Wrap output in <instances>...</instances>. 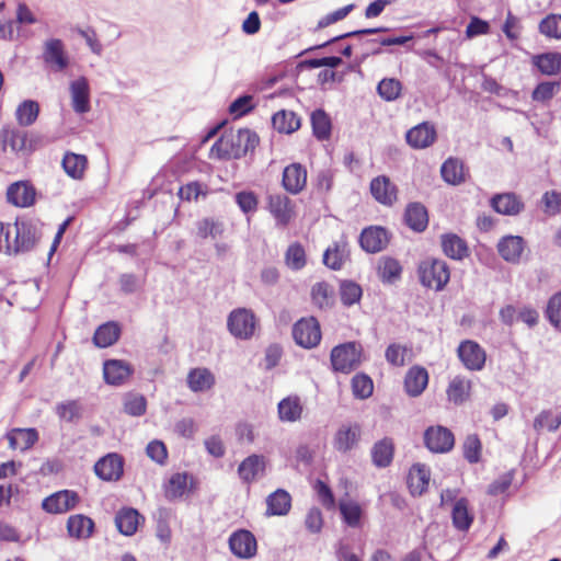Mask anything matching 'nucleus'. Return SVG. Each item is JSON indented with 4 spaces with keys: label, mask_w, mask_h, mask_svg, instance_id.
<instances>
[{
    "label": "nucleus",
    "mask_w": 561,
    "mask_h": 561,
    "mask_svg": "<svg viewBox=\"0 0 561 561\" xmlns=\"http://www.w3.org/2000/svg\"><path fill=\"white\" fill-rule=\"evenodd\" d=\"M259 144V136L250 129L225 133L210 148V156L218 159H240L253 151Z\"/></svg>",
    "instance_id": "obj_1"
},
{
    "label": "nucleus",
    "mask_w": 561,
    "mask_h": 561,
    "mask_svg": "<svg viewBox=\"0 0 561 561\" xmlns=\"http://www.w3.org/2000/svg\"><path fill=\"white\" fill-rule=\"evenodd\" d=\"M42 237L37 224L32 220H16L8 225L5 249L9 254L25 253L35 248Z\"/></svg>",
    "instance_id": "obj_2"
},
{
    "label": "nucleus",
    "mask_w": 561,
    "mask_h": 561,
    "mask_svg": "<svg viewBox=\"0 0 561 561\" xmlns=\"http://www.w3.org/2000/svg\"><path fill=\"white\" fill-rule=\"evenodd\" d=\"M363 346L351 341L334 346L330 354L332 369L336 373L350 374L360 365Z\"/></svg>",
    "instance_id": "obj_3"
},
{
    "label": "nucleus",
    "mask_w": 561,
    "mask_h": 561,
    "mask_svg": "<svg viewBox=\"0 0 561 561\" xmlns=\"http://www.w3.org/2000/svg\"><path fill=\"white\" fill-rule=\"evenodd\" d=\"M419 277L423 286L442 290L450 279L448 264L439 259H427L419 265Z\"/></svg>",
    "instance_id": "obj_4"
},
{
    "label": "nucleus",
    "mask_w": 561,
    "mask_h": 561,
    "mask_svg": "<svg viewBox=\"0 0 561 561\" xmlns=\"http://www.w3.org/2000/svg\"><path fill=\"white\" fill-rule=\"evenodd\" d=\"M255 325L256 318L249 309L238 308L228 316V330L237 339H250L254 334Z\"/></svg>",
    "instance_id": "obj_5"
},
{
    "label": "nucleus",
    "mask_w": 561,
    "mask_h": 561,
    "mask_svg": "<svg viewBox=\"0 0 561 561\" xmlns=\"http://www.w3.org/2000/svg\"><path fill=\"white\" fill-rule=\"evenodd\" d=\"M295 342L304 348H313L321 341V329L319 321L313 318H302L293 327Z\"/></svg>",
    "instance_id": "obj_6"
},
{
    "label": "nucleus",
    "mask_w": 561,
    "mask_h": 561,
    "mask_svg": "<svg viewBox=\"0 0 561 561\" xmlns=\"http://www.w3.org/2000/svg\"><path fill=\"white\" fill-rule=\"evenodd\" d=\"M43 62L53 72L66 70L70 64L65 44L59 38H49L43 44Z\"/></svg>",
    "instance_id": "obj_7"
},
{
    "label": "nucleus",
    "mask_w": 561,
    "mask_h": 561,
    "mask_svg": "<svg viewBox=\"0 0 561 561\" xmlns=\"http://www.w3.org/2000/svg\"><path fill=\"white\" fill-rule=\"evenodd\" d=\"M26 141L27 134L22 129L7 125L0 130V150L2 152L10 150L16 156L27 154L30 150L26 146Z\"/></svg>",
    "instance_id": "obj_8"
},
{
    "label": "nucleus",
    "mask_w": 561,
    "mask_h": 561,
    "mask_svg": "<svg viewBox=\"0 0 561 561\" xmlns=\"http://www.w3.org/2000/svg\"><path fill=\"white\" fill-rule=\"evenodd\" d=\"M360 435L362 428L359 424L343 423L333 436V448L341 454H346L358 445Z\"/></svg>",
    "instance_id": "obj_9"
},
{
    "label": "nucleus",
    "mask_w": 561,
    "mask_h": 561,
    "mask_svg": "<svg viewBox=\"0 0 561 561\" xmlns=\"http://www.w3.org/2000/svg\"><path fill=\"white\" fill-rule=\"evenodd\" d=\"M424 444L433 453H447L454 447L455 437L447 427L430 426L424 433Z\"/></svg>",
    "instance_id": "obj_10"
},
{
    "label": "nucleus",
    "mask_w": 561,
    "mask_h": 561,
    "mask_svg": "<svg viewBox=\"0 0 561 561\" xmlns=\"http://www.w3.org/2000/svg\"><path fill=\"white\" fill-rule=\"evenodd\" d=\"M458 357L469 370H481L484 367L485 351L474 341H462L457 350Z\"/></svg>",
    "instance_id": "obj_11"
},
{
    "label": "nucleus",
    "mask_w": 561,
    "mask_h": 561,
    "mask_svg": "<svg viewBox=\"0 0 561 561\" xmlns=\"http://www.w3.org/2000/svg\"><path fill=\"white\" fill-rule=\"evenodd\" d=\"M79 495L72 490H61L44 499L42 507L50 514L66 513L76 507Z\"/></svg>",
    "instance_id": "obj_12"
},
{
    "label": "nucleus",
    "mask_w": 561,
    "mask_h": 561,
    "mask_svg": "<svg viewBox=\"0 0 561 561\" xmlns=\"http://www.w3.org/2000/svg\"><path fill=\"white\" fill-rule=\"evenodd\" d=\"M390 241L388 231L379 226H370L360 232L359 244L367 253H378L386 249Z\"/></svg>",
    "instance_id": "obj_13"
},
{
    "label": "nucleus",
    "mask_w": 561,
    "mask_h": 561,
    "mask_svg": "<svg viewBox=\"0 0 561 561\" xmlns=\"http://www.w3.org/2000/svg\"><path fill=\"white\" fill-rule=\"evenodd\" d=\"M267 209L273 215L278 226L285 227L294 216L290 198L282 193H270L266 197Z\"/></svg>",
    "instance_id": "obj_14"
},
{
    "label": "nucleus",
    "mask_w": 561,
    "mask_h": 561,
    "mask_svg": "<svg viewBox=\"0 0 561 561\" xmlns=\"http://www.w3.org/2000/svg\"><path fill=\"white\" fill-rule=\"evenodd\" d=\"M95 474L104 481H117L124 472L123 458L117 454H108L94 465Z\"/></svg>",
    "instance_id": "obj_15"
},
{
    "label": "nucleus",
    "mask_w": 561,
    "mask_h": 561,
    "mask_svg": "<svg viewBox=\"0 0 561 561\" xmlns=\"http://www.w3.org/2000/svg\"><path fill=\"white\" fill-rule=\"evenodd\" d=\"M229 547L238 558L248 559L256 553V539L251 531L240 529L230 536Z\"/></svg>",
    "instance_id": "obj_16"
},
{
    "label": "nucleus",
    "mask_w": 561,
    "mask_h": 561,
    "mask_svg": "<svg viewBox=\"0 0 561 561\" xmlns=\"http://www.w3.org/2000/svg\"><path fill=\"white\" fill-rule=\"evenodd\" d=\"M71 106L77 114H85L91 110L90 85L85 77H80L69 85Z\"/></svg>",
    "instance_id": "obj_17"
},
{
    "label": "nucleus",
    "mask_w": 561,
    "mask_h": 561,
    "mask_svg": "<svg viewBox=\"0 0 561 561\" xmlns=\"http://www.w3.org/2000/svg\"><path fill=\"white\" fill-rule=\"evenodd\" d=\"M373 197L385 206H392L398 198V187L386 175H379L370 182Z\"/></svg>",
    "instance_id": "obj_18"
},
{
    "label": "nucleus",
    "mask_w": 561,
    "mask_h": 561,
    "mask_svg": "<svg viewBox=\"0 0 561 561\" xmlns=\"http://www.w3.org/2000/svg\"><path fill=\"white\" fill-rule=\"evenodd\" d=\"M133 373V366L123 359H107L103 364L104 380L112 386L123 385Z\"/></svg>",
    "instance_id": "obj_19"
},
{
    "label": "nucleus",
    "mask_w": 561,
    "mask_h": 561,
    "mask_svg": "<svg viewBox=\"0 0 561 561\" xmlns=\"http://www.w3.org/2000/svg\"><path fill=\"white\" fill-rule=\"evenodd\" d=\"M437 133L433 124L423 122L407 131V142L414 149L430 147L436 140Z\"/></svg>",
    "instance_id": "obj_20"
},
{
    "label": "nucleus",
    "mask_w": 561,
    "mask_h": 561,
    "mask_svg": "<svg viewBox=\"0 0 561 561\" xmlns=\"http://www.w3.org/2000/svg\"><path fill=\"white\" fill-rule=\"evenodd\" d=\"M283 187L290 194H299L307 184V170L300 163H291L283 171Z\"/></svg>",
    "instance_id": "obj_21"
},
{
    "label": "nucleus",
    "mask_w": 561,
    "mask_h": 561,
    "mask_svg": "<svg viewBox=\"0 0 561 561\" xmlns=\"http://www.w3.org/2000/svg\"><path fill=\"white\" fill-rule=\"evenodd\" d=\"M265 471V458L262 455H250L238 467V476L243 483L251 484Z\"/></svg>",
    "instance_id": "obj_22"
},
{
    "label": "nucleus",
    "mask_w": 561,
    "mask_h": 561,
    "mask_svg": "<svg viewBox=\"0 0 561 561\" xmlns=\"http://www.w3.org/2000/svg\"><path fill=\"white\" fill-rule=\"evenodd\" d=\"M500 256L512 264L519 263L522 254L525 250V241L519 236H505L497 245Z\"/></svg>",
    "instance_id": "obj_23"
},
{
    "label": "nucleus",
    "mask_w": 561,
    "mask_h": 561,
    "mask_svg": "<svg viewBox=\"0 0 561 561\" xmlns=\"http://www.w3.org/2000/svg\"><path fill=\"white\" fill-rule=\"evenodd\" d=\"M35 188L27 182H15L7 190V199L16 207H30L35 202Z\"/></svg>",
    "instance_id": "obj_24"
},
{
    "label": "nucleus",
    "mask_w": 561,
    "mask_h": 561,
    "mask_svg": "<svg viewBox=\"0 0 561 561\" xmlns=\"http://www.w3.org/2000/svg\"><path fill=\"white\" fill-rule=\"evenodd\" d=\"M440 245L444 254L451 260L461 261L469 256V248L466 240L456 233L442 234Z\"/></svg>",
    "instance_id": "obj_25"
},
{
    "label": "nucleus",
    "mask_w": 561,
    "mask_h": 561,
    "mask_svg": "<svg viewBox=\"0 0 561 561\" xmlns=\"http://www.w3.org/2000/svg\"><path fill=\"white\" fill-rule=\"evenodd\" d=\"M428 383V373L421 366L411 367L404 378V388L410 397H419Z\"/></svg>",
    "instance_id": "obj_26"
},
{
    "label": "nucleus",
    "mask_w": 561,
    "mask_h": 561,
    "mask_svg": "<svg viewBox=\"0 0 561 561\" xmlns=\"http://www.w3.org/2000/svg\"><path fill=\"white\" fill-rule=\"evenodd\" d=\"M266 516H285L291 508V496L284 489H277L266 497Z\"/></svg>",
    "instance_id": "obj_27"
},
{
    "label": "nucleus",
    "mask_w": 561,
    "mask_h": 561,
    "mask_svg": "<svg viewBox=\"0 0 561 561\" xmlns=\"http://www.w3.org/2000/svg\"><path fill=\"white\" fill-rule=\"evenodd\" d=\"M404 220L412 230L416 232L424 231L428 225L426 207L417 202L410 203L405 208Z\"/></svg>",
    "instance_id": "obj_28"
},
{
    "label": "nucleus",
    "mask_w": 561,
    "mask_h": 561,
    "mask_svg": "<svg viewBox=\"0 0 561 561\" xmlns=\"http://www.w3.org/2000/svg\"><path fill=\"white\" fill-rule=\"evenodd\" d=\"M531 64L545 76H554L561 71V53L549 51L531 57Z\"/></svg>",
    "instance_id": "obj_29"
},
{
    "label": "nucleus",
    "mask_w": 561,
    "mask_h": 561,
    "mask_svg": "<svg viewBox=\"0 0 561 561\" xmlns=\"http://www.w3.org/2000/svg\"><path fill=\"white\" fill-rule=\"evenodd\" d=\"M493 209L502 215L514 216L522 211L524 204L513 193L497 194L491 199Z\"/></svg>",
    "instance_id": "obj_30"
},
{
    "label": "nucleus",
    "mask_w": 561,
    "mask_h": 561,
    "mask_svg": "<svg viewBox=\"0 0 561 561\" xmlns=\"http://www.w3.org/2000/svg\"><path fill=\"white\" fill-rule=\"evenodd\" d=\"M7 438L11 449L26 450L37 442L38 434L35 428H14Z\"/></svg>",
    "instance_id": "obj_31"
},
{
    "label": "nucleus",
    "mask_w": 561,
    "mask_h": 561,
    "mask_svg": "<svg viewBox=\"0 0 561 561\" xmlns=\"http://www.w3.org/2000/svg\"><path fill=\"white\" fill-rule=\"evenodd\" d=\"M394 445L391 438L385 437L374 444L371 448V460L377 468L390 466L393 459Z\"/></svg>",
    "instance_id": "obj_32"
},
{
    "label": "nucleus",
    "mask_w": 561,
    "mask_h": 561,
    "mask_svg": "<svg viewBox=\"0 0 561 561\" xmlns=\"http://www.w3.org/2000/svg\"><path fill=\"white\" fill-rule=\"evenodd\" d=\"M440 174L450 185H459L466 181L465 165L458 158H448L440 167Z\"/></svg>",
    "instance_id": "obj_33"
},
{
    "label": "nucleus",
    "mask_w": 561,
    "mask_h": 561,
    "mask_svg": "<svg viewBox=\"0 0 561 561\" xmlns=\"http://www.w3.org/2000/svg\"><path fill=\"white\" fill-rule=\"evenodd\" d=\"M278 417L282 422H296L302 414V404L297 396H289L279 401L277 405Z\"/></svg>",
    "instance_id": "obj_34"
},
{
    "label": "nucleus",
    "mask_w": 561,
    "mask_h": 561,
    "mask_svg": "<svg viewBox=\"0 0 561 561\" xmlns=\"http://www.w3.org/2000/svg\"><path fill=\"white\" fill-rule=\"evenodd\" d=\"M471 381L461 376L450 380L446 394L450 402L456 405L462 404L470 397Z\"/></svg>",
    "instance_id": "obj_35"
},
{
    "label": "nucleus",
    "mask_w": 561,
    "mask_h": 561,
    "mask_svg": "<svg viewBox=\"0 0 561 561\" xmlns=\"http://www.w3.org/2000/svg\"><path fill=\"white\" fill-rule=\"evenodd\" d=\"M140 517V514L135 508H122L115 516V524L118 531L125 536L134 535L137 530Z\"/></svg>",
    "instance_id": "obj_36"
},
{
    "label": "nucleus",
    "mask_w": 561,
    "mask_h": 561,
    "mask_svg": "<svg viewBox=\"0 0 561 561\" xmlns=\"http://www.w3.org/2000/svg\"><path fill=\"white\" fill-rule=\"evenodd\" d=\"M121 335V327L117 322L110 321L101 324L94 332L93 342L98 347H108L117 342Z\"/></svg>",
    "instance_id": "obj_37"
},
{
    "label": "nucleus",
    "mask_w": 561,
    "mask_h": 561,
    "mask_svg": "<svg viewBox=\"0 0 561 561\" xmlns=\"http://www.w3.org/2000/svg\"><path fill=\"white\" fill-rule=\"evenodd\" d=\"M67 529L71 537L77 539L89 538L94 529V522L84 515L70 516L67 522Z\"/></svg>",
    "instance_id": "obj_38"
},
{
    "label": "nucleus",
    "mask_w": 561,
    "mask_h": 561,
    "mask_svg": "<svg viewBox=\"0 0 561 561\" xmlns=\"http://www.w3.org/2000/svg\"><path fill=\"white\" fill-rule=\"evenodd\" d=\"M408 483L413 495H421L428 486L430 470L424 465H414L410 470Z\"/></svg>",
    "instance_id": "obj_39"
},
{
    "label": "nucleus",
    "mask_w": 561,
    "mask_h": 561,
    "mask_svg": "<svg viewBox=\"0 0 561 561\" xmlns=\"http://www.w3.org/2000/svg\"><path fill=\"white\" fill-rule=\"evenodd\" d=\"M561 425V409L542 410L534 420V430L540 433L542 430L556 432Z\"/></svg>",
    "instance_id": "obj_40"
},
{
    "label": "nucleus",
    "mask_w": 561,
    "mask_h": 561,
    "mask_svg": "<svg viewBox=\"0 0 561 561\" xmlns=\"http://www.w3.org/2000/svg\"><path fill=\"white\" fill-rule=\"evenodd\" d=\"M453 525L460 531H467L473 522V515L469 512L468 501L465 497L456 501L451 511Z\"/></svg>",
    "instance_id": "obj_41"
},
{
    "label": "nucleus",
    "mask_w": 561,
    "mask_h": 561,
    "mask_svg": "<svg viewBox=\"0 0 561 561\" xmlns=\"http://www.w3.org/2000/svg\"><path fill=\"white\" fill-rule=\"evenodd\" d=\"M225 232V224L219 218L205 217L196 222V234L201 239L220 238Z\"/></svg>",
    "instance_id": "obj_42"
},
{
    "label": "nucleus",
    "mask_w": 561,
    "mask_h": 561,
    "mask_svg": "<svg viewBox=\"0 0 561 561\" xmlns=\"http://www.w3.org/2000/svg\"><path fill=\"white\" fill-rule=\"evenodd\" d=\"M39 115V104L34 100H24L15 110V119L21 127L32 126Z\"/></svg>",
    "instance_id": "obj_43"
},
{
    "label": "nucleus",
    "mask_w": 561,
    "mask_h": 561,
    "mask_svg": "<svg viewBox=\"0 0 561 561\" xmlns=\"http://www.w3.org/2000/svg\"><path fill=\"white\" fill-rule=\"evenodd\" d=\"M187 383L192 391L203 392L214 386L215 377L207 368H195L188 373Z\"/></svg>",
    "instance_id": "obj_44"
},
{
    "label": "nucleus",
    "mask_w": 561,
    "mask_h": 561,
    "mask_svg": "<svg viewBox=\"0 0 561 561\" xmlns=\"http://www.w3.org/2000/svg\"><path fill=\"white\" fill-rule=\"evenodd\" d=\"M272 125L278 133L291 134L300 127V119L294 112L282 110L273 115Z\"/></svg>",
    "instance_id": "obj_45"
},
{
    "label": "nucleus",
    "mask_w": 561,
    "mask_h": 561,
    "mask_svg": "<svg viewBox=\"0 0 561 561\" xmlns=\"http://www.w3.org/2000/svg\"><path fill=\"white\" fill-rule=\"evenodd\" d=\"M311 125L317 139L327 140L330 138L332 129L331 118L323 110L318 108L312 112Z\"/></svg>",
    "instance_id": "obj_46"
},
{
    "label": "nucleus",
    "mask_w": 561,
    "mask_h": 561,
    "mask_svg": "<svg viewBox=\"0 0 561 561\" xmlns=\"http://www.w3.org/2000/svg\"><path fill=\"white\" fill-rule=\"evenodd\" d=\"M87 162L85 156L67 152L62 159V168L72 179H81L83 176Z\"/></svg>",
    "instance_id": "obj_47"
},
{
    "label": "nucleus",
    "mask_w": 561,
    "mask_h": 561,
    "mask_svg": "<svg viewBox=\"0 0 561 561\" xmlns=\"http://www.w3.org/2000/svg\"><path fill=\"white\" fill-rule=\"evenodd\" d=\"M339 291L341 302L345 307H351L355 304H358L363 295L362 287L354 280L348 279L342 280L340 283Z\"/></svg>",
    "instance_id": "obj_48"
},
{
    "label": "nucleus",
    "mask_w": 561,
    "mask_h": 561,
    "mask_svg": "<svg viewBox=\"0 0 561 561\" xmlns=\"http://www.w3.org/2000/svg\"><path fill=\"white\" fill-rule=\"evenodd\" d=\"M187 479L188 474L186 472L172 474L165 488V497L171 501L182 497L187 488Z\"/></svg>",
    "instance_id": "obj_49"
},
{
    "label": "nucleus",
    "mask_w": 561,
    "mask_h": 561,
    "mask_svg": "<svg viewBox=\"0 0 561 561\" xmlns=\"http://www.w3.org/2000/svg\"><path fill=\"white\" fill-rule=\"evenodd\" d=\"M538 30L548 38L561 39V14H548L540 21Z\"/></svg>",
    "instance_id": "obj_50"
},
{
    "label": "nucleus",
    "mask_w": 561,
    "mask_h": 561,
    "mask_svg": "<svg viewBox=\"0 0 561 561\" xmlns=\"http://www.w3.org/2000/svg\"><path fill=\"white\" fill-rule=\"evenodd\" d=\"M402 84L399 80L393 78L382 79L377 87V92L381 99L391 102L400 96Z\"/></svg>",
    "instance_id": "obj_51"
},
{
    "label": "nucleus",
    "mask_w": 561,
    "mask_h": 561,
    "mask_svg": "<svg viewBox=\"0 0 561 561\" xmlns=\"http://www.w3.org/2000/svg\"><path fill=\"white\" fill-rule=\"evenodd\" d=\"M311 298L314 306L319 309H327L332 305V295L329 284L324 282L316 283L311 288Z\"/></svg>",
    "instance_id": "obj_52"
},
{
    "label": "nucleus",
    "mask_w": 561,
    "mask_h": 561,
    "mask_svg": "<svg viewBox=\"0 0 561 561\" xmlns=\"http://www.w3.org/2000/svg\"><path fill=\"white\" fill-rule=\"evenodd\" d=\"M378 272L382 282L392 283L400 278L402 267L396 259L386 257L381 261Z\"/></svg>",
    "instance_id": "obj_53"
},
{
    "label": "nucleus",
    "mask_w": 561,
    "mask_h": 561,
    "mask_svg": "<svg viewBox=\"0 0 561 561\" xmlns=\"http://www.w3.org/2000/svg\"><path fill=\"white\" fill-rule=\"evenodd\" d=\"M340 513L347 526L357 527L359 525L363 511L356 502H341Z\"/></svg>",
    "instance_id": "obj_54"
},
{
    "label": "nucleus",
    "mask_w": 561,
    "mask_h": 561,
    "mask_svg": "<svg viewBox=\"0 0 561 561\" xmlns=\"http://www.w3.org/2000/svg\"><path fill=\"white\" fill-rule=\"evenodd\" d=\"M286 264L293 270H301L306 265V252L304 247L295 242L290 244L285 253Z\"/></svg>",
    "instance_id": "obj_55"
},
{
    "label": "nucleus",
    "mask_w": 561,
    "mask_h": 561,
    "mask_svg": "<svg viewBox=\"0 0 561 561\" xmlns=\"http://www.w3.org/2000/svg\"><path fill=\"white\" fill-rule=\"evenodd\" d=\"M353 394L359 399H367L373 394L374 383L369 376L357 374L352 379Z\"/></svg>",
    "instance_id": "obj_56"
},
{
    "label": "nucleus",
    "mask_w": 561,
    "mask_h": 561,
    "mask_svg": "<svg viewBox=\"0 0 561 561\" xmlns=\"http://www.w3.org/2000/svg\"><path fill=\"white\" fill-rule=\"evenodd\" d=\"M463 457L470 463H477L481 457L482 444L477 434H470L466 437L463 445Z\"/></svg>",
    "instance_id": "obj_57"
},
{
    "label": "nucleus",
    "mask_w": 561,
    "mask_h": 561,
    "mask_svg": "<svg viewBox=\"0 0 561 561\" xmlns=\"http://www.w3.org/2000/svg\"><path fill=\"white\" fill-rule=\"evenodd\" d=\"M560 88L559 82L543 81L537 84L531 93V99L535 102L546 103L549 102Z\"/></svg>",
    "instance_id": "obj_58"
},
{
    "label": "nucleus",
    "mask_w": 561,
    "mask_h": 561,
    "mask_svg": "<svg viewBox=\"0 0 561 561\" xmlns=\"http://www.w3.org/2000/svg\"><path fill=\"white\" fill-rule=\"evenodd\" d=\"M546 314L549 322L561 331V290L550 297Z\"/></svg>",
    "instance_id": "obj_59"
},
{
    "label": "nucleus",
    "mask_w": 561,
    "mask_h": 561,
    "mask_svg": "<svg viewBox=\"0 0 561 561\" xmlns=\"http://www.w3.org/2000/svg\"><path fill=\"white\" fill-rule=\"evenodd\" d=\"M58 416L67 422H73L81 416V405L78 401L71 400L57 405Z\"/></svg>",
    "instance_id": "obj_60"
},
{
    "label": "nucleus",
    "mask_w": 561,
    "mask_h": 561,
    "mask_svg": "<svg viewBox=\"0 0 561 561\" xmlns=\"http://www.w3.org/2000/svg\"><path fill=\"white\" fill-rule=\"evenodd\" d=\"M344 253L337 243L329 247L323 253V263L329 268L337 271L343 266Z\"/></svg>",
    "instance_id": "obj_61"
},
{
    "label": "nucleus",
    "mask_w": 561,
    "mask_h": 561,
    "mask_svg": "<svg viewBox=\"0 0 561 561\" xmlns=\"http://www.w3.org/2000/svg\"><path fill=\"white\" fill-rule=\"evenodd\" d=\"M121 290L125 295L138 291L142 287V280L133 273H124L118 278Z\"/></svg>",
    "instance_id": "obj_62"
},
{
    "label": "nucleus",
    "mask_w": 561,
    "mask_h": 561,
    "mask_svg": "<svg viewBox=\"0 0 561 561\" xmlns=\"http://www.w3.org/2000/svg\"><path fill=\"white\" fill-rule=\"evenodd\" d=\"M236 203L244 213H253L257 208V197L253 192L242 191L236 194Z\"/></svg>",
    "instance_id": "obj_63"
},
{
    "label": "nucleus",
    "mask_w": 561,
    "mask_h": 561,
    "mask_svg": "<svg viewBox=\"0 0 561 561\" xmlns=\"http://www.w3.org/2000/svg\"><path fill=\"white\" fill-rule=\"evenodd\" d=\"M252 100H253L252 95H249V94H243V95L237 98L229 105L230 114L234 115L236 117L245 115L253 108Z\"/></svg>",
    "instance_id": "obj_64"
}]
</instances>
